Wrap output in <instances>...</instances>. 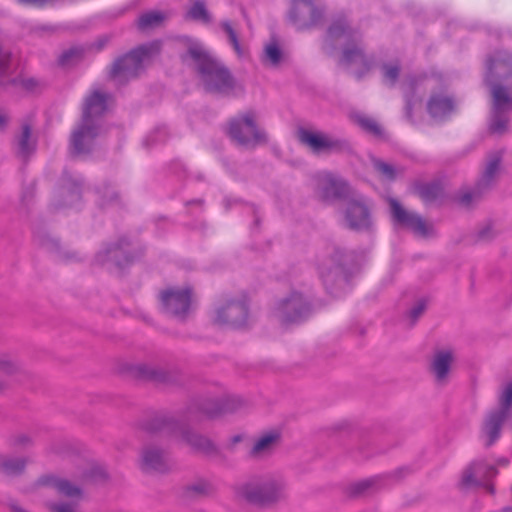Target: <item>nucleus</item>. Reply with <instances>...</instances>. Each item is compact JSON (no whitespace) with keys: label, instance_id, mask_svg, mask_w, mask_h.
Listing matches in <instances>:
<instances>
[{"label":"nucleus","instance_id":"obj_27","mask_svg":"<svg viewBox=\"0 0 512 512\" xmlns=\"http://www.w3.org/2000/svg\"><path fill=\"white\" fill-rule=\"evenodd\" d=\"M222 26H223L225 32L227 33V35L229 37V40H230V43L232 44V46H233L235 52L237 53V55L238 56H243L244 55V51L242 50V48L240 46L237 34L234 31V29L232 28L231 24L229 22H224L222 24Z\"/></svg>","mask_w":512,"mask_h":512},{"label":"nucleus","instance_id":"obj_7","mask_svg":"<svg viewBox=\"0 0 512 512\" xmlns=\"http://www.w3.org/2000/svg\"><path fill=\"white\" fill-rule=\"evenodd\" d=\"M393 218L396 222L410 228L419 236H428L431 226L419 215L405 210L395 199L389 200Z\"/></svg>","mask_w":512,"mask_h":512},{"label":"nucleus","instance_id":"obj_17","mask_svg":"<svg viewBox=\"0 0 512 512\" xmlns=\"http://www.w3.org/2000/svg\"><path fill=\"white\" fill-rule=\"evenodd\" d=\"M453 109L451 99L433 96L428 103V111L434 118H441L449 114Z\"/></svg>","mask_w":512,"mask_h":512},{"label":"nucleus","instance_id":"obj_46","mask_svg":"<svg viewBox=\"0 0 512 512\" xmlns=\"http://www.w3.org/2000/svg\"><path fill=\"white\" fill-rule=\"evenodd\" d=\"M503 512H512V507H507L503 510Z\"/></svg>","mask_w":512,"mask_h":512},{"label":"nucleus","instance_id":"obj_35","mask_svg":"<svg viewBox=\"0 0 512 512\" xmlns=\"http://www.w3.org/2000/svg\"><path fill=\"white\" fill-rule=\"evenodd\" d=\"M343 57L346 62H353L356 59H360L361 61L364 60L363 56L359 50L352 51V50L346 49L344 51Z\"/></svg>","mask_w":512,"mask_h":512},{"label":"nucleus","instance_id":"obj_2","mask_svg":"<svg viewBox=\"0 0 512 512\" xmlns=\"http://www.w3.org/2000/svg\"><path fill=\"white\" fill-rule=\"evenodd\" d=\"M108 96L99 91L92 92L85 100L83 108L82 122L74 130L71 137V148L74 154H80L86 151V146L95 138V129L92 121L100 116L107 108Z\"/></svg>","mask_w":512,"mask_h":512},{"label":"nucleus","instance_id":"obj_44","mask_svg":"<svg viewBox=\"0 0 512 512\" xmlns=\"http://www.w3.org/2000/svg\"><path fill=\"white\" fill-rule=\"evenodd\" d=\"M495 66H496L495 61H494V60H491V61L489 62V69H490V70H492Z\"/></svg>","mask_w":512,"mask_h":512},{"label":"nucleus","instance_id":"obj_41","mask_svg":"<svg viewBox=\"0 0 512 512\" xmlns=\"http://www.w3.org/2000/svg\"><path fill=\"white\" fill-rule=\"evenodd\" d=\"M8 122V117L6 113L0 110V130H2Z\"/></svg>","mask_w":512,"mask_h":512},{"label":"nucleus","instance_id":"obj_31","mask_svg":"<svg viewBox=\"0 0 512 512\" xmlns=\"http://www.w3.org/2000/svg\"><path fill=\"white\" fill-rule=\"evenodd\" d=\"M375 167L377 171H379L385 178L387 179H393L395 176V171L392 166L383 163V162H376Z\"/></svg>","mask_w":512,"mask_h":512},{"label":"nucleus","instance_id":"obj_6","mask_svg":"<svg viewBox=\"0 0 512 512\" xmlns=\"http://www.w3.org/2000/svg\"><path fill=\"white\" fill-rule=\"evenodd\" d=\"M229 135L239 145L247 146L260 143L265 140V134L260 131L255 123V115L247 112L229 124Z\"/></svg>","mask_w":512,"mask_h":512},{"label":"nucleus","instance_id":"obj_38","mask_svg":"<svg viewBox=\"0 0 512 512\" xmlns=\"http://www.w3.org/2000/svg\"><path fill=\"white\" fill-rule=\"evenodd\" d=\"M425 304L423 302H419L410 312V317L412 320H416L418 316L424 311Z\"/></svg>","mask_w":512,"mask_h":512},{"label":"nucleus","instance_id":"obj_36","mask_svg":"<svg viewBox=\"0 0 512 512\" xmlns=\"http://www.w3.org/2000/svg\"><path fill=\"white\" fill-rule=\"evenodd\" d=\"M50 510L52 512H76V507L73 504H53L50 505Z\"/></svg>","mask_w":512,"mask_h":512},{"label":"nucleus","instance_id":"obj_30","mask_svg":"<svg viewBox=\"0 0 512 512\" xmlns=\"http://www.w3.org/2000/svg\"><path fill=\"white\" fill-rule=\"evenodd\" d=\"M399 75V67L397 65H388L384 67V80L387 83H394Z\"/></svg>","mask_w":512,"mask_h":512},{"label":"nucleus","instance_id":"obj_28","mask_svg":"<svg viewBox=\"0 0 512 512\" xmlns=\"http://www.w3.org/2000/svg\"><path fill=\"white\" fill-rule=\"evenodd\" d=\"M358 123L363 129L374 135H379L381 132L379 125L373 119L361 117Z\"/></svg>","mask_w":512,"mask_h":512},{"label":"nucleus","instance_id":"obj_32","mask_svg":"<svg viewBox=\"0 0 512 512\" xmlns=\"http://www.w3.org/2000/svg\"><path fill=\"white\" fill-rule=\"evenodd\" d=\"M293 6L295 10H300L303 7L314 19L316 10L310 2L306 0H294Z\"/></svg>","mask_w":512,"mask_h":512},{"label":"nucleus","instance_id":"obj_33","mask_svg":"<svg viewBox=\"0 0 512 512\" xmlns=\"http://www.w3.org/2000/svg\"><path fill=\"white\" fill-rule=\"evenodd\" d=\"M499 162H500L499 157H496L495 159H493L489 162V164L486 167L485 173H484V176L486 179H491L493 177V175L495 174V172L498 169Z\"/></svg>","mask_w":512,"mask_h":512},{"label":"nucleus","instance_id":"obj_14","mask_svg":"<svg viewBox=\"0 0 512 512\" xmlns=\"http://www.w3.org/2000/svg\"><path fill=\"white\" fill-rule=\"evenodd\" d=\"M38 485L47 488L55 489L59 494L78 498L81 496V491L78 487L71 485L68 481L59 479L53 475H46L39 479Z\"/></svg>","mask_w":512,"mask_h":512},{"label":"nucleus","instance_id":"obj_8","mask_svg":"<svg viewBox=\"0 0 512 512\" xmlns=\"http://www.w3.org/2000/svg\"><path fill=\"white\" fill-rule=\"evenodd\" d=\"M161 301L167 313L184 317L191 305V291L187 289H170L161 293Z\"/></svg>","mask_w":512,"mask_h":512},{"label":"nucleus","instance_id":"obj_39","mask_svg":"<svg viewBox=\"0 0 512 512\" xmlns=\"http://www.w3.org/2000/svg\"><path fill=\"white\" fill-rule=\"evenodd\" d=\"M505 127H506V122L505 121H500V120H497V121H494L492 124H491V130L495 133H501L505 130Z\"/></svg>","mask_w":512,"mask_h":512},{"label":"nucleus","instance_id":"obj_26","mask_svg":"<svg viewBox=\"0 0 512 512\" xmlns=\"http://www.w3.org/2000/svg\"><path fill=\"white\" fill-rule=\"evenodd\" d=\"M264 57L265 60L269 61L271 64L276 65L279 63L281 59V50L275 39H272L264 49Z\"/></svg>","mask_w":512,"mask_h":512},{"label":"nucleus","instance_id":"obj_22","mask_svg":"<svg viewBox=\"0 0 512 512\" xmlns=\"http://www.w3.org/2000/svg\"><path fill=\"white\" fill-rule=\"evenodd\" d=\"M16 371V364L8 356L0 355V391L7 385L5 378L14 374Z\"/></svg>","mask_w":512,"mask_h":512},{"label":"nucleus","instance_id":"obj_9","mask_svg":"<svg viewBox=\"0 0 512 512\" xmlns=\"http://www.w3.org/2000/svg\"><path fill=\"white\" fill-rule=\"evenodd\" d=\"M299 139L316 153L338 151L343 146V143L338 139L323 133L307 130L299 132Z\"/></svg>","mask_w":512,"mask_h":512},{"label":"nucleus","instance_id":"obj_37","mask_svg":"<svg viewBox=\"0 0 512 512\" xmlns=\"http://www.w3.org/2000/svg\"><path fill=\"white\" fill-rule=\"evenodd\" d=\"M478 194L476 192H466L459 197V202L464 206H469L473 199H476Z\"/></svg>","mask_w":512,"mask_h":512},{"label":"nucleus","instance_id":"obj_45","mask_svg":"<svg viewBox=\"0 0 512 512\" xmlns=\"http://www.w3.org/2000/svg\"><path fill=\"white\" fill-rule=\"evenodd\" d=\"M13 511H14V512H26V511H24L23 509H21V508H19V507H15V508L13 509Z\"/></svg>","mask_w":512,"mask_h":512},{"label":"nucleus","instance_id":"obj_10","mask_svg":"<svg viewBox=\"0 0 512 512\" xmlns=\"http://www.w3.org/2000/svg\"><path fill=\"white\" fill-rule=\"evenodd\" d=\"M496 469L488 465L485 461L473 462L462 474L460 486L462 488H470L482 484V482L495 476Z\"/></svg>","mask_w":512,"mask_h":512},{"label":"nucleus","instance_id":"obj_23","mask_svg":"<svg viewBox=\"0 0 512 512\" xmlns=\"http://www.w3.org/2000/svg\"><path fill=\"white\" fill-rule=\"evenodd\" d=\"M25 466V462L21 459H3L0 457V469L6 475H16L20 473Z\"/></svg>","mask_w":512,"mask_h":512},{"label":"nucleus","instance_id":"obj_4","mask_svg":"<svg viewBox=\"0 0 512 512\" xmlns=\"http://www.w3.org/2000/svg\"><path fill=\"white\" fill-rule=\"evenodd\" d=\"M512 407V381L508 382L499 397V409L491 412L485 419L480 439L486 447L494 444L500 437L501 426Z\"/></svg>","mask_w":512,"mask_h":512},{"label":"nucleus","instance_id":"obj_40","mask_svg":"<svg viewBox=\"0 0 512 512\" xmlns=\"http://www.w3.org/2000/svg\"><path fill=\"white\" fill-rule=\"evenodd\" d=\"M9 60V56L0 52V73L4 70Z\"/></svg>","mask_w":512,"mask_h":512},{"label":"nucleus","instance_id":"obj_42","mask_svg":"<svg viewBox=\"0 0 512 512\" xmlns=\"http://www.w3.org/2000/svg\"><path fill=\"white\" fill-rule=\"evenodd\" d=\"M428 190L429 188H426L425 190L422 191V197L425 198V199H428Z\"/></svg>","mask_w":512,"mask_h":512},{"label":"nucleus","instance_id":"obj_1","mask_svg":"<svg viewBox=\"0 0 512 512\" xmlns=\"http://www.w3.org/2000/svg\"><path fill=\"white\" fill-rule=\"evenodd\" d=\"M188 52L198 63L199 72L208 91L226 92L232 87V78L229 72L213 59L198 42L190 41Z\"/></svg>","mask_w":512,"mask_h":512},{"label":"nucleus","instance_id":"obj_16","mask_svg":"<svg viewBox=\"0 0 512 512\" xmlns=\"http://www.w3.org/2000/svg\"><path fill=\"white\" fill-rule=\"evenodd\" d=\"M284 322H295L301 317L302 312L305 310V305L299 295H293L290 299L281 304Z\"/></svg>","mask_w":512,"mask_h":512},{"label":"nucleus","instance_id":"obj_18","mask_svg":"<svg viewBox=\"0 0 512 512\" xmlns=\"http://www.w3.org/2000/svg\"><path fill=\"white\" fill-rule=\"evenodd\" d=\"M278 441L277 433H267L262 435L258 440L255 441L251 455L260 457L270 452Z\"/></svg>","mask_w":512,"mask_h":512},{"label":"nucleus","instance_id":"obj_15","mask_svg":"<svg viewBox=\"0 0 512 512\" xmlns=\"http://www.w3.org/2000/svg\"><path fill=\"white\" fill-rule=\"evenodd\" d=\"M452 361L453 356L449 350H442L435 353L431 363V371L437 382L441 383L446 380Z\"/></svg>","mask_w":512,"mask_h":512},{"label":"nucleus","instance_id":"obj_12","mask_svg":"<svg viewBox=\"0 0 512 512\" xmlns=\"http://www.w3.org/2000/svg\"><path fill=\"white\" fill-rule=\"evenodd\" d=\"M317 178L322 189V197L326 200L340 198L348 191L346 183L330 173H320Z\"/></svg>","mask_w":512,"mask_h":512},{"label":"nucleus","instance_id":"obj_43","mask_svg":"<svg viewBox=\"0 0 512 512\" xmlns=\"http://www.w3.org/2000/svg\"><path fill=\"white\" fill-rule=\"evenodd\" d=\"M508 464V461L506 459H501L498 462V465L500 466H506Z\"/></svg>","mask_w":512,"mask_h":512},{"label":"nucleus","instance_id":"obj_13","mask_svg":"<svg viewBox=\"0 0 512 512\" xmlns=\"http://www.w3.org/2000/svg\"><path fill=\"white\" fill-rule=\"evenodd\" d=\"M346 220L353 229H364L370 224L369 211L362 201H350L346 209Z\"/></svg>","mask_w":512,"mask_h":512},{"label":"nucleus","instance_id":"obj_3","mask_svg":"<svg viewBox=\"0 0 512 512\" xmlns=\"http://www.w3.org/2000/svg\"><path fill=\"white\" fill-rule=\"evenodd\" d=\"M159 51V42L138 47L114 62L110 70L111 77L120 81L136 77Z\"/></svg>","mask_w":512,"mask_h":512},{"label":"nucleus","instance_id":"obj_25","mask_svg":"<svg viewBox=\"0 0 512 512\" xmlns=\"http://www.w3.org/2000/svg\"><path fill=\"white\" fill-rule=\"evenodd\" d=\"M492 95L493 105L496 112L503 110L511 102L507 92L501 86H495L492 90Z\"/></svg>","mask_w":512,"mask_h":512},{"label":"nucleus","instance_id":"obj_29","mask_svg":"<svg viewBox=\"0 0 512 512\" xmlns=\"http://www.w3.org/2000/svg\"><path fill=\"white\" fill-rule=\"evenodd\" d=\"M81 56V51L79 49H70L64 52L60 57V64L65 66L68 65L71 61L79 59Z\"/></svg>","mask_w":512,"mask_h":512},{"label":"nucleus","instance_id":"obj_11","mask_svg":"<svg viewBox=\"0 0 512 512\" xmlns=\"http://www.w3.org/2000/svg\"><path fill=\"white\" fill-rule=\"evenodd\" d=\"M248 310L245 303L231 301L217 311L215 321L218 324H230L234 327L242 326L247 319Z\"/></svg>","mask_w":512,"mask_h":512},{"label":"nucleus","instance_id":"obj_5","mask_svg":"<svg viewBox=\"0 0 512 512\" xmlns=\"http://www.w3.org/2000/svg\"><path fill=\"white\" fill-rule=\"evenodd\" d=\"M241 496L250 503L270 505L285 496V485L280 480H269L262 483H248L240 490Z\"/></svg>","mask_w":512,"mask_h":512},{"label":"nucleus","instance_id":"obj_20","mask_svg":"<svg viewBox=\"0 0 512 512\" xmlns=\"http://www.w3.org/2000/svg\"><path fill=\"white\" fill-rule=\"evenodd\" d=\"M167 15L161 11H150L142 14L138 19V27L141 30H148L160 26Z\"/></svg>","mask_w":512,"mask_h":512},{"label":"nucleus","instance_id":"obj_19","mask_svg":"<svg viewBox=\"0 0 512 512\" xmlns=\"http://www.w3.org/2000/svg\"><path fill=\"white\" fill-rule=\"evenodd\" d=\"M141 465L145 471H161L164 467L163 456L156 449H147L143 453Z\"/></svg>","mask_w":512,"mask_h":512},{"label":"nucleus","instance_id":"obj_24","mask_svg":"<svg viewBox=\"0 0 512 512\" xmlns=\"http://www.w3.org/2000/svg\"><path fill=\"white\" fill-rule=\"evenodd\" d=\"M187 17L193 20L209 22L210 17L204 2L196 1L187 12Z\"/></svg>","mask_w":512,"mask_h":512},{"label":"nucleus","instance_id":"obj_34","mask_svg":"<svg viewBox=\"0 0 512 512\" xmlns=\"http://www.w3.org/2000/svg\"><path fill=\"white\" fill-rule=\"evenodd\" d=\"M344 33H345V27L341 23H335L329 29V36L332 39L341 37Z\"/></svg>","mask_w":512,"mask_h":512},{"label":"nucleus","instance_id":"obj_21","mask_svg":"<svg viewBox=\"0 0 512 512\" xmlns=\"http://www.w3.org/2000/svg\"><path fill=\"white\" fill-rule=\"evenodd\" d=\"M18 153L25 157L35 147L34 141L31 139V127L28 124H23L21 133L17 137Z\"/></svg>","mask_w":512,"mask_h":512}]
</instances>
